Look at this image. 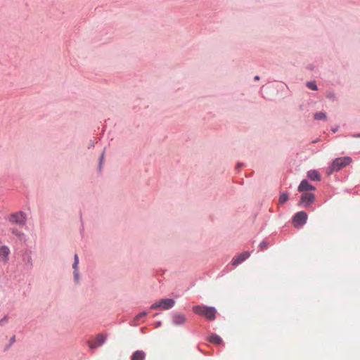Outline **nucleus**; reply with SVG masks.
I'll return each mask as SVG.
<instances>
[{"instance_id":"f257e3e1","label":"nucleus","mask_w":360,"mask_h":360,"mask_svg":"<svg viewBox=\"0 0 360 360\" xmlns=\"http://www.w3.org/2000/svg\"><path fill=\"white\" fill-rule=\"evenodd\" d=\"M193 311L196 314L206 317L207 319L214 320L217 313L214 307L204 305H196L193 307Z\"/></svg>"},{"instance_id":"f03ea898","label":"nucleus","mask_w":360,"mask_h":360,"mask_svg":"<svg viewBox=\"0 0 360 360\" xmlns=\"http://www.w3.org/2000/svg\"><path fill=\"white\" fill-rule=\"evenodd\" d=\"M352 162V158L349 157H342L336 158L329 167L328 173L330 174L333 172L340 170L342 168L346 167Z\"/></svg>"},{"instance_id":"7ed1b4c3","label":"nucleus","mask_w":360,"mask_h":360,"mask_svg":"<svg viewBox=\"0 0 360 360\" xmlns=\"http://www.w3.org/2000/svg\"><path fill=\"white\" fill-rule=\"evenodd\" d=\"M175 302L172 299H162L155 303L153 304L150 307L152 309H161L167 310L174 307Z\"/></svg>"},{"instance_id":"20e7f679","label":"nucleus","mask_w":360,"mask_h":360,"mask_svg":"<svg viewBox=\"0 0 360 360\" xmlns=\"http://www.w3.org/2000/svg\"><path fill=\"white\" fill-rule=\"evenodd\" d=\"M307 214L305 212H299L293 217V225L296 228L302 226L307 221Z\"/></svg>"},{"instance_id":"39448f33","label":"nucleus","mask_w":360,"mask_h":360,"mask_svg":"<svg viewBox=\"0 0 360 360\" xmlns=\"http://www.w3.org/2000/svg\"><path fill=\"white\" fill-rule=\"evenodd\" d=\"M9 220L12 223L23 224L25 221V217L23 213H14L10 216Z\"/></svg>"},{"instance_id":"423d86ee","label":"nucleus","mask_w":360,"mask_h":360,"mask_svg":"<svg viewBox=\"0 0 360 360\" xmlns=\"http://www.w3.org/2000/svg\"><path fill=\"white\" fill-rule=\"evenodd\" d=\"M250 256V252H243L234 257L232 259V264L233 266L238 265L239 264L242 263L243 261H245L246 259H248Z\"/></svg>"},{"instance_id":"0eeeda50","label":"nucleus","mask_w":360,"mask_h":360,"mask_svg":"<svg viewBox=\"0 0 360 360\" xmlns=\"http://www.w3.org/2000/svg\"><path fill=\"white\" fill-rule=\"evenodd\" d=\"M314 200V195L309 193H304L301 196L300 203L305 207L309 206Z\"/></svg>"},{"instance_id":"6e6552de","label":"nucleus","mask_w":360,"mask_h":360,"mask_svg":"<svg viewBox=\"0 0 360 360\" xmlns=\"http://www.w3.org/2000/svg\"><path fill=\"white\" fill-rule=\"evenodd\" d=\"M315 190V187L312 185L309 184V183L307 180H302L298 187V191L300 192L308 191H314Z\"/></svg>"},{"instance_id":"1a4fd4ad","label":"nucleus","mask_w":360,"mask_h":360,"mask_svg":"<svg viewBox=\"0 0 360 360\" xmlns=\"http://www.w3.org/2000/svg\"><path fill=\"white\" fill-rule=\"evenodd\" d=\"M10 253V250L6 246L0 247V259L4 262H7L8 259V255Z\"/></svg>"},{"instance_id":"9d476101","label":"nucleus","mask_w":360,"mask_h":360,"mask_svg":"<svg viewBox=\"0 0 360 360\" xmlns=\"http://www.w3.org/2000/svg\"><path fill=\"white\" fill-rule=\"evenodd\" d=\"M74 259H75V261H74V263L72 265V268L74 269L75 279L76 282L77 283L79 281V273H78V269H77V266L79 264V257L77 254L75 255Z\"/></svg>"},{"instance_id":"9b49d317","label":"nucleus","mask_w":360,"mask_h":360,"mask_svg":"<svg viewBox=\"0 0 360 360\" xmlns=\"http://www.w3.org/2000/svg\"><path fill=\"white\" fill-rule=\"evenodd\" d=\"M146 358V353L143 351H136L131 356V360H144Z\"/></svg>"},{"instance_id":"f8f14e48","label":"nucleus","mask_w":360,"mask_h":360,"mask_svg":"<svg viewBox=\"0 0 360 360\" xmlns=\"http://www.w3.org/2000/svg\"><path fill=\"white\" fill-rule=\"evenodd\" d=\"M208 340L211 343L214 345H220L223 342L222 339L218 335L216 334H212L211 335H210L208 338Z\"/></svg>"},{"instance_id":"ddd939ff","label":"nucleus","mask_w":360,"mask_h":360,"mask_svg":"<svg viewBox=\"0 0 360 360\" xmlns=\"http://www.w3.org/2000/svg\"><path fill=\"white\" fill-rule=\"evenodd\" d=\"M173 321L176 325H181L185 323L186 318L182 314H177L174 316Z\"/></svg>"},{"instance_id":"4468645a","label":"nucleus","mask_w":360,"mask_h":360,"mask_svg":"<svg viewBox=\"0 0 360 360\" xmlns=\"http://www.w3.org/2000/svg\"><path fill=\"white\" fill-rule=\"evenodd\" d=\"M307 176L313 181H320L321 179L319 174L316 170L308 172Z\"/></svg>"},{"instance_id":"2eb2a0df","label":"nucleus","mask_w":360,"mask_h":360,"mask_svg":"<svg viewBox=\"0 0 360 360\" xmlns=\"http://www.w3.org/2000/svg\"><path fill=\"white\" fill-rule=\"evenodd\" d=\"M105 339L106 336L104 335L103 334L100 333L96 336L94 340L96 341L99 346H101L105 342Z\"/></svg>"},{"instance_id":"dca6fc26","label":"nucleus","mask_w":360,"mask_h":360,"mask_svg":"<svg viewBox=\"0 0 360 360\" xmlns=\"http://www.w3.org/2000/svg\"><path fill=\"white\" fill-rule=\"evenodd\" d=\"M288 200V195L287 193H282L280 195L278 202L279 204H283Z\"/></svg>"},{"instance_id":"f3484780","label":"nucleus","mask_w":360,"mask_h":360,"mask_svg":"<svg viewBox=\"0 0 360 360\" xmlns=\"http://www.w3.org/2000/svg\"><path fill=\"white\" fill-rule=\"evenodd\" d=\"M326 118V115L322 112H316L314 115L315 120H325Z\"/></svg>"},{"instance_id":"a211bd4d","label":"nucleus","mask_w":360,"mask_h":360,"mask_svg":"<svg viewBox=\"0 0 360 360\" xmlns=\"http://www.w3.org/2000/svg\"><path fill=\"white\" fill-rule=\"evenodd\" d=\"M307 86L309 89H310L311 90L316 91L318 89L317 86L314 82H308L307 83Z\"/></svg>"},{"instance_id":"6ab92c4d","label":"nucleus","mask_w":360,"mask_h":360,"mask_svg":"<svg viewBox=\"0 0 360 360\" xmlns=\"http://www.w3.org/2000/svg\"><path fill=\"white\" fill-rule=\"evenodd\" d=\"M88 345L89 347L91 348V349H96L98 347H100L97 342L94 340H92V341H89L88 342Z\"/></svg>"},{"instance_id":"aec40b11","label":"nucleus","mask_w":360,"mask_h":360,"mask_svg":"<svg viewBox=\"0 0 360 360\" xmlns=\"http://www.w3.org/2000/svg\"><path fill=\"white\" fill-rule=\"evenodd\" d=\"M147 315V313L145 312V311H143L140 314H139L136 317H135V320H138L139 319H141V318H143L145 317Z\"/></svg>"},{"instance_id":"412c9836","label":"nucleus","mask_w":360,"mask_h":360,"mask_svg":"<svg viewBox=\"0 0 360 360\" xmlns=\"http://www.w3.org/2000/svg\"><path fill=\"white\" fill-rule=\"evenodd\" d=\"M267 244L266 242L263 241L259 244V248L260 250H263L264 249L266 248Z\"/></svg>"},{"instance_id":"4be33fe9","label":"nucleus","mask_w":360,"mask_h":360,"mask_svg":"<svg viewBox=\"0 0 360 360\" xmlns=\"http://www.w3.org/2000/svg\"><path fill=\"white\" fill-rule=\"evenodd\" d=\"M103 156H104V155H103V154L101 155V159H100V165L101 164V162H102V161H103Z\"/></svg>"},{"instance_id":"5701e85b","label":"nucleus","mask_w":360,"mask_h":360,"mask_svg":"<svg viewBox=\"0 0 360 360\" xmlns=\"http://www.w3.org/2000/svg\"><path fill=\"white\" fill-rule=\"evenodd\" d=\"M255 80H259V76H255Z\"/></svg>"},{"instance_id":"b1692460","label":"nucleus","mask_w":360,"mask_h":360,"mask_svg":"<svg viewBox=\"0 0 360 360\" xmlns=\"http://www.w3.org/2000/svg\"><path fill=\"white\" fill-rule=\"evenodd\" d=\"M11 340H12V341H15V337H13V338H11Z\"/></svg>"},{"instance_id":"393cba45","label":"nucleus","mask_w":360,"mask_h":360,"mask_svg":"<svg viewBox=\"0 0 360 360\" xmlns=\"http://www.w3.org/2000/svg\"><path fill=\"white\" fill-rule=\"evenodd\" d=\"M356 136L360 137V134H357Z\"/></svg>"}]
</instances>
